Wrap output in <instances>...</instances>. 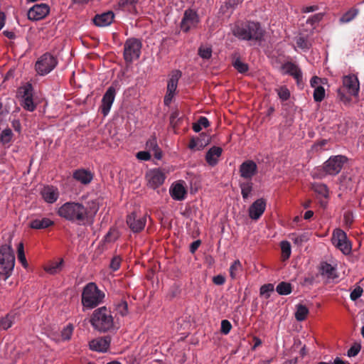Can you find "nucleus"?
Segmentation results:
<instances>
[{
    "label": "nucleus",
    "mask_w": 364,
    "mask_h": 364,
    "mask_svg": "<svg viewBox=\"0 0 364 364\" xmlns=\"http://www.w3.org/2000/svg\"><path fill=\"white\" fill-rule=\"evenodd\" d=\"M58 214L61 218L71 222H84L88 218V211L85 207L75 202H67L58 210Z\"/></svg>",
    "instance_id": "obj_1"
},
{
    "label": "nucleus",
    "mask_w": 364,
    "mask_h": 364,
    "mask_svg": "<svg viewBox=\"0 0 364 364\" xmlns=\"http://www.w3.org/2000/svg\"><path fill=\"white\" fill-rule=\"evenodd\" d=\"M360 84L355 75H348L343 77V85L338 89V97L343 104L348 105L351 102L352 97L358 95Z\"/></svg>",
    "instance_id": "obj_2"
},
{
    "label": "nucleus",
    "mask_w": 364,
    "mask_h": 364,
    "mask_svg": "<svg viewBox=\"0 0 364 364\" xmlns=\"http://www.w3.org/2000/svg\"><path fill=\"white\" fill-rule=\"evenodd\" d=\"M232 33L235 36L242 40H260L264 31L258 23H237L235 25Z\"/></svg>",
    "instance_id": "obj_3"
},
{
    "label": "nucleus",
    "mask_w": 364,
    "mask_h": 364,
    "mask_svg": "<svg viewBox=\"0 0 364 364\" xmlns=\"http://www.w3.org/2000/svg\"><path fill=\"white\" fill-rule=\"evenodd\" d=\"M92 326L97 331L105 332L114 326L113 317L106 307H101L94 311L90 319Z\"/></svg>",
    "instance_id": "obj_4"
},
{
    "label": "nucleus",
    "mask_w": 364,
    "mask_h": 364,
    "mask_svg": "<svg viewBox=\"0 0 364 364\" xmlns=\"http://www.w3.org/2000/svg\"><path fill=\"white\" fill-rule=\"evenodd\" d=\"M105 294L98 289L97 285L90 282L83 289L82 293V304L85 308L93 309L102 303Z\"/></svg>",
    "instance_id": "obj_5"
},
{
    "label": "nucleus",
    "mask_w": 364,
    "mask_h": 364,
    "mask_svg": "<svg viewBox=\"0 0 364 364\" xmlns=\"http://www.w3.org/2000/svg\"><path fill=\"white\" fill-rule=\"evenodd\" d=\"M15 264V256L10 243L0 247V274L7 279L11 274Z\"/></svg>",
    "instance_id": "obj_6"
},
{
    "label": "nucleus",
    "mask_w": 364,
    "mask_h": 364,
    "mask_svg": "<svg viewBox=\"0 0 364 364\" xmlns=\"http://www.w3.org/2000/svg\"><path fill=\"white\" fill-rule=\"evenodd\" d=\"M141 43L139 40L132 38L127 39L124 45V58L127 63H132L139 58Z\"/></svg>",
    "instance_id": "obj_7"
},
{
    "label": "nucleus",
    "mask_w": 364,
    "mask_h": 364,
    "mask_svg": "<svg viewBox=\"0 0 364 364\" xmlns=\"http://www.w3.org/2000/svg\"><path fill=\"white\" fill-rule=\"evenodd\" d=\"M346 157L338 155L330 157L323 166V170L325 174H323L320 178H323L325 175H337L342 169V167L346 161Z\"/></svg>",
    "instance_id": "obj_8"
},
{
    "label": "nucleus",
    "mask_w": 364,
    "mask_h": 364,
    "mask_svg": "<svg viewBox=\"0 0 364 364\" xmlns=\"http://www.w3.org/2000/svg\"><path fill=\"white\" fill-rule=\"evenodd\" d=\"M57 65L56 59L50 54L43 55L36 63V70L41 75L49 73Z\"/></svg>",
    "instance_id": "obj_9"
},
{
    "label": "nucleus",
    "mask_w": 364,
    "mask_h": 364,
    "mask_svg": "<svg viewBox=\"0 0 364 364\" xmlns=\"http://www.w3.org/2000/svg\"><path fill=\"white\" fill-rule=\"evenodd\" d=\"M333 245L339 249L343 254L348 255L351 251V245L347 239L346 234L341 229H336L332 235Z\"/></svg>",
    "instance_id": "obj_10"
},
{
    "label": "nucleus",
    "mask_w": 364,
    "mask_h": 364,
    "mask_svg": "<svg viewBox=\"0 0 364 364\" xmlns=\"http://www.w3.org/2000/svg\"><path fill=\"white\" fill-rule=\"evenodd\" d=\"M21 97V105L26 110L33 112L36 109V104L33 99V87L29 83L21 87L18 90Z\"/></svg>",
    "instance_id": "obj_11"
},
{
    "label": "nucleus",
    "mask_w": 364,
    "mask_h": 364,
    "mask_svg": "<svg viewBox=\"0 0 364 364\" xmlns=\"http://www.w3.org/2000/svg\"><path fill=\"white\" fill-rule=\"evenodd\" d=\"M181 77V72L180 70H176L171 73L167 84L166 94L164 100L165 105L168 106L171 104L176 94L178 82Z\"/></svg>",
    "instance_id": "obj_12"
},
{
    "label": "nucleus",
    "mask_w": 364,
    "mask_h": 364,
    "mask_svg": "<svg viewBox=\"0 0 364 364\" xmlns=\"http://www.w3.org/2000/svg\"><path fill=\"white\" fill-rule=\"evenodd\" d=\"M165 178V173L159 168L151 169L146 173L147 186L153 189H156L162 185Z\"/></svg>",
    "instance_id": "obj_13"
},
{
    "label": "nucleus",
    "mask_w": 364,
    "mask_h": 364,
    "mask_svg": "<svg viewBox=\"0 0 364 364\" xmlns=\"http://www.w3.org/2000/svg\"><path fill=\"white\" fill-rule=\"evenodd\" d=\"M146 219V215H137L133 213L128 215L127 223L133 232H138L144 228Z\"/></svg>",
    "instance_id": "obj_14"
},
{
    "label": "nucleus",
    "mask_w": 364,
    "mask_h": 364,
    "mask_svg": "<svg viewBox=\"0 0 364 364\" xmlns=\"http://www.w3.org/2000/svg\"><path fill=\"white\" fill-rule=\"evenodd\" d=\"M50 11V8L46 4H36L28 12V18L32 21H38L45 18Z\"/></svg>",
    "instance_id": "obj_15"
},
{
    "label": "nucleus",
    "mask_w": 364,
    "mask_h": 364,
    "mask_svg": "<svg viewBox=\"0 0 364 364\" xmlns=\"http://www.w3.org/2000/svg\"><path fill=\"white\" fill-rule=\"evenodd\" d=\"M198 21L197 14L193 10H187L181 21V30L184 32H188L190 29L195 28Z\"/></svg>",
    "instance_id": "obj_16"
},
{
    "label": "nucleus",
    "mask_w": 364,
    "mask_h": 364,
    "mask_svg": "<svg viewBox=\"0 0 364 364\" xmlns=\"http://www.w3.org/2000/svg\"><path fill=\"white\" fill-rule=\"evenodd\" d=\"M116 95V90L110 86L102 99L101 110L104 116H107L110 111Z\"/></svg>",
    "instance_id": "obj_17"
},
{
    "label": "nucleus",
    "mask_w": 364,
    "mask_h": 364,
    "mask_svg": "<svg viewBox=\"0 0 364 364\" xmlns=\"http://www.w3.org/2000/svg\"><path fill=\"white\" fill-rule=\"evenodd\" d=\"M266 209V200L264 198L256 200L249 208L248 213L251 219L257 220Z\"/></svg>",
    "instance_id": "obj_18"
},
{
    "label": "nucleus",
    "mask_w": 364,
    "mask_h": 364,
    "mask_svg": "<svg viewBox=\"0 0 364 364\" xmlns=\"http://www.w3.org/2000/svg\"><path fill=\"white\" fill-rule=\"evenodd\" d=\"M257 166L252 160L243 162L240 166V176L246 179H251L257 173Z\"/></svg>",
    "instance_id": "obj_19"
},
{
    "label": "nucleus",
    "mask_w": 364,
    "mask_h": 364,
    "mask_svg": "<svg viewBox=\"0 0 364 364\" xmlns=\"http://www.w3.org/2000/svg\"><path fill=\"white\" fill-rule=\"evenodd\" d=\"M41 195L45 202L54 203L59 198L60 193L58 188L53 186H47L43 188Z\"/></svg>",
    "instance_id": "obj_20"
},
{
    "label": "nucleus",
    "mask_w": 364,
    "mask_h": 364,
    "mask_svg": "<svg viewBox=\"0 0 364 364\" xmlns=\"http://www.w3.org/2000/svg\"><path fill=\"white\" fill-rule=\"evenodd\" d=\"M110 345V338L108 336L100 337L91 341L89 343L90 348L95 351L106 352Z\"/></svg>",
    "instance_id": "obj_21"
},
{
    "label": "nucleus",
    "mask_w": 364,
    "mask_h": 364,
    "mask_svg": "<svg viewBox=\"0 0 364 364\" xmlns=\"http://www.w3.org/2000/svg\"><path fill=\"white\" fill-rule=\"evenodd\" d=\"M114 18V13L109 11L102 14L96 15L93 21L97 26L105 27L110 25L112 23Z\"/></svg>",
    "instance_id": "obj_22"
},
{
    "label": "nucleus",
    "mask_w": 364,
    "mask_h": 364,
    "mask_svg": "<svg viewBox=\"0 0 364 364\" xmlns=\"http://www.w3.org/2000/svg\"><path fill=\"white\" fill-rule=\"evenodd\" d=\"M73 176L76 181L84 185L89 184L93 178V174L85 169H77L74 171Z\"/></svg>",
    "instance_id": "obj_23"
},
{
    "label": "nucleus",
    "mask_w": 364,
    "mask_h": 364,
    "mask_svg": "<svg viewBox=\"0 0 364 364\" xmlns=\"http://www.w3.org/2000/svg\"><path fill=\"white\" fill-rule=\"evenodd\" d=\"M222 149L218 146H213L209 149L205 156L207 163L210 166H215L218 161V159L221 156Z\"/></svg>",
    "instance_id": "obj_24"
},
{
    "label": "nucleus",
    "mask_w": 364,
    "mask_h": 364,
    "mask_svg": "<svg viewBox=\"0 0 364 364\" xmlns=\"http://www.w3.org/2000/svg\"><path fill=\"white\" fill-rule=\"evenodd\" d=\"M170 195L174 200H181L184 199L186 191L184 186L181 183H176L171 187Z\"/></svg>",
    "instance_id": "obj_25"
},
{
    "label": "nucleus",
    "mask_w": 364,
    "mask_h": 364,
    "mask_svg": "<svg viewBox=\"0 0 364 364\" xmlns=\"http://www.w3.org/2000/svg\"><path fill=\"white\" fill-rule=\"evenodd\" d=\"M282 70L284 73L292 75L299 83L302 78L300 69L292 63H287L282 66Z\"/></svg>",
    "instance_id": "obj_26"
},
{
    "label": "nucleus",
    "mask_w": 364,
    "mask_h": 364,
    "mask_svg": "<svg viewBox=\"0 0 364 364\" xmlns=\"http://www.w3.org/2000/svg\"><path fill=\"white\" fill-rule=\"evenodd\" d=\"M53 225V222L47 218H37L31 221L29 226L33 229H45Z\"/></svg>",
    "instance_id": "obj_27"
},
{
    "label": "nucleus",
    "mask_w": 364,
    "mask_h": 364,
    "mask_svg": "<svg viewBox=\"0 0 364 364\" xmlns=\"http://www.w3.org/2000/svg\"><path fill=\"white\" fill-rule=\"evenodd\" d=\"M321 273L328 279H333L337 277L335 267L326 262H323L321 264Z\"/></svg>",
    "instance_id": "obj_28"
},
{
    "label": "nucleus",
    "mask_w": 364,
    "mask_h": 364,
    "mask_svg": "<svg viewBox=\"0 0 364 364\" xmlns=\"http://www.w3.org/2000/svg\"><path fill=\"white\" fill-rule=\"evenodd\" d=\"M63 267V259L50 262L44 268L45 271L50 274H55L60 272Z\"/></svg>",
    "instance_id": "obj_29"
},
{
    "label": "nucleus",
    "mask_w": 364,
    "mask_h": 364,
    "mask_svg": "<svg viewBox=\"0 0 364 364\" xmlns=\"http://www.w3.org/2000/svg\"><path fill=\"white\" fill-rule=\"evenodd\" d=\"M309 314V309L302 304L296 305V311L295 312V318L298 321H302L306 319Z\"/></svg>",
    "instance_id": "obj_30"
},
{
    "label": "nucleus",
    "mask_w": 364,
    "mask_h": 364,
    "mask_svg": "<svg viewBox=\"0 0 364 364\" xmlns=\"http://www.w3.org/2000/svg\"><path fill=\"white\" fill-rule=\"evenodd\" d=\"M312 189L321 196L327 198L329 196V191L326 185L323 183H314Z\"/></svg>",
    "instance_id": "obj_31"
},
{
    "label": "nucleus",
    "mask_w": 364,
    "mask_h": 364,
    "mask_svg": "<svg viewBox=\"0 0 364 364\" xmlns=\"http://www.w3.org/2000/svg\"><path fill=\"white\" fill-rule=\"evenodd\" d=\"M358 14V9H350L348 11H346L340 18V22L341 23H348L351 21Z\"/></svg>",
    "instance_id": "obj_32"
},
{
    "label": "nucleus",
    "mask_w": 364,
    "mask_h": 364,
    "mask_svg": "<svg viewBox=\"0 0 364 364\" xmlns=\"http://www.w3.org/2000/svg\"><path fill=\"white\" fill-rule=\"evenodd\" d=\"M73 328L71 325H68L66 327H65L63 331H61V340L62 341H66L69 340L71 338V336L73 334ZM52 339L55 340L56 342H59L60 341V338H57L55 337H53Z\"/></svg>",
    "instance_id": "obj_33"
},
{
    "label": "nucleus",
    "mask_w": 364,
    "mask_h": 364,
    "mask_svg": "<svg viewBox=\"0 0 364 364\" xmlns=\"http://www.w3.org/2000/svg\"><path fill=\"white\" fill-rule=\"evenodd\" d=\"M240 188L242 198L245 200L250 196L252 191V183L250 181L242 183H240Z\"/></svg>",
    "instance_id": "obj_34"
},
{
    "label": "nucleus",
    "mask_w": 364,
    "mask_h": 364,
    "mask_svg": "<svg viewBox=\"0 0 364 364\" xmlns=\"http://www.w3.org/2000/svg\"><path fill=\"white\" fill-rule=\"evenodd\" d=\"M276 290L279 294L287 295L291 292V286L289 283L281 282L277 285Z\"/></svg>",
    "instance_id": "obj_35"
},
{
    "label": "nucleus",
    "mask_w": 364,
    "mask_h": 364,
    "mask_svg": "<svg viewBox=\"0 0 364 364\" xmlns=\"http://www.w3.org/2000/svg\"><path fill=\"white\" fill-rule=\"evenodd\" d=\"M242 266L240 260H235L230 267V275L232 279H235L238 272H241Z\"/></svg>",
    "instance_id": "obj_36"
},
{
    "label": "nucleus",
    "mask_w": 364,
    "mask_h": 364,
    "mask_svg": "<svg viewBox=\"0 0 364 364\" xmlns=\"http://www.w3.org/2000/svg\"><path fill=\"white\" fill-rule=\"evenodd\" d=\"M274 291V285L272 284H264L260 287L259 293L260 295L264 296L265 299L270 297L271 293Z\"/></svg>",
    "instance_id": "obj_37"
},
{
    "label": "nucleus",
    "mask_w": 364,
    "mask_h": 364,
    "mask_svg": "<svg viewBox=\"0 0 364 364\" xmlns=\"http://www.w3.org/2000/svg\"><path fill=\"white\" fill-rule=\"evenodd\" d=\"M13 138V133L11 129H4L0 136V140L3 144H9Z\"/></svg>",
    "instance_id": "obj_38"
},
{
    "label": "nucleus",
    "mask_w": 364,
    "mask_h": 364,
    "mask_svg": "<svg viewBox=\"0 0 364 364\" xmlns=\"http://www.w3.org/2000/svg\"><path fill=\"white\" fill-rule=\"evenodd\" d=\"M281 250L282 257L284 259H287L291 255V245L288 241H282L281 242Z\"/></svg>",
    "instance_id": "obj_39"
},
{
    "label": "nucleus",
    "mask_w": 364,
    "mask_h": 364,
    "mask_svg": "<svg viewBox=\"0 0 364 364\" xmlns=\"http://www.w3.org/2000/svg\"><path fill=\"white\" fill-rule=\"evenodd\" d=\"M275 90L279 99L282 101H286L290 97V92L288 88L284 86H281Z\"/></svg>",
    "instance_id": "obj_40"
},
{
    "label": "nucleus",
    "mask_w": 364,
    "mask_h": 364,
    "mask_svg": "<svg viewBox=\"0 0 364 364\" xmlns=\"http://www.w3.org/2000/svg\"><path fill=\"white\" fill-rule=\"evenodd\" d=\"M18 259L24 267H27L28 263L24 254L23 244L20 242L17 247Z\"/></svg>",
    "instance_id": "obj_41"
},
{
    "label": "nucleus",
    "mask_w": 364,
    "mask_h": 364,
    "mask_svg": "<svg viewBox=\"0 0 364 364\" xmlns=\"http://www.w3.org/2000/svg\"><path fill=\"white\" fill-rule=\"evenodd\" d=\"M13 324V318L10 315L0 318V330H7Z\"/></svg>",
    "instance_id": "obj_42"
},
{
    "label": "nucleus",
    "mask_w": 364,
    "mask_h": 364,
    "mask_svg": "<svg viewBox=\"0 0 364 364\" xmlns=\"http://www.w3.org/2000/svg\"><path fill=\"white\" fill-rule=\"evenodd\" d=\"M325 97V89L321 87H317L314 91V100L316 102H320Z\"/></svg>",
    "instance_id": "obj_43"
},
{
    "label": "nucleus",
    "mask_w": 364,
    "mask_h": 364,
    "mask_svg": "<svg viewBox=\"0 0 364 364\" xmlns=\"http://www.w3.org/2000/svg\"><path fill=\"white\" fill-rule=\"evenodd\" d=\"M87 205L88 206L85 207V208L87 209L88 218H89V217L92 216L97 212V210L99 209V205H98V203L94 200L89 201L87 203Z\"/></svg>",
    "instance_id": "obj_44"
},
{
    "label": "nucleus",
    "mask_w": 364,
    "mask_h": 364,
    "mask_svg": "<svg viewBox=\"0 0 364 364\" xmlns=\"http://www.w3.org/2000/svg\"><path fill=\"white\" fill-rule=\"evenodd\" d=\"M198 55L203 59H209L212 55V50L208 47H200L198 50Z\"/></svg>",
    "instance_id": "obj_45"
},
{
    "label": "nucleus",
    "mask_w": 364,
    "mask_h": 364,
    "mask_svg": "<svg viewBox=\"0 0 364 364\" xmlns=\"http://www.w3.org/2000/svg\"><path fill=\"white\" fill-rule=\"evenodd\" d=\"M234 67L235 68V69H237V70L240 73H245L247 70L248 69V67H247V65L244 63L243 62H242L239 59H237L235 62H234Z\"/></svg>",
    "instance_id": "obj_46"
},
{
    "label": "nucleus",
    "mask_w": 364,
    "mask_h": 364,
    "mask_svg": "<svg viewBox=\"0 0 364 364\" xmlns=\"http://www.w3.org/2000/svg\"><path fill=\"white\" fill-rule=\"evenodd\" d=\"M117 310L122 316H125L128 312V306L126 301H121L117 306Z\"/></svg>",
    "instance_id": "obj_47"
},
{
    "label": "nucleus",
    "mask_w": 364,
    "mask_h": 364,
    "mask_svg": "<svg viewBox=\"0 0 364 364\" xmlns=\"http://www.w3.org/2000/svg\"><path fill=\"white\" fill-rule=\"evenodd\" d=\"M361 348V346L358 343H355L353 345L350 349L348 350V356L349 357H354L358 355V353L360 352Z\"/></svg>",
    "instance_id": "obj_48"
},
{
    "label": "nucleus",
    "mask_w": 364,
    "mask_h": 364,
    "mask_svg": "<svg viewBox=\"0 0 364 364\" xmlns=\"http://www.w3.org/2000/svg\"><path fill=\"white\" fill-rule=\"evenodd\" d=\"M232 328V325L230 322L228 320H223L221 321V332L227 335L230 333V330Z\"/></svg>",
    "instance_id": "obj_49"
},
{
    "label": "nucleus",
    "mask_w": 364,
    "mask_h": 364,
    "mask_svg": "<svg viewBox=\"0 0 364 364\" xmlns=\"http://www.w3.org/2000/svg\"><path fill=\"white\" fill-rule=\"evenodd\" d=\"M290 239L298 245H301L304 241L306 240V238L304 235H298L294 233L290 235Z\"/></svg>",
    "instance_id": "obj_50"
},
{
    "label": "nucleus",
    "mask_w": 364,
    "mask_h": 364,
    "mask_svg": "<svg viewBox=\"0 0 364 364\" xmlns=\"http://www.w3.org/2000/svg\"><path fill=\"white\" fill-rule=\"evenodd\" d=\"M326 79L320 78L317 76H314L311 79L310 84L312 87L316 89L317 87H321V84L324 83Z\"/></svg>",
    "instance_id": "obj_51"
},
{
    "label": "nucleus",
    "mask_w": 364,
    "mask_h": 364,
    "mask_svg": "<svg viewBox=\"0 0 364 364\" xmlns=\"http://www.w3.org/2000/svg\"><path fill=\"white\" fill-rule=\"evenodd\" d=\"M121 259L118 257H114L110 262V268L113 271H117L120 267Z\"/></svg>",
    "instance_id": "obj_52"
},
{
    "label": "nucleus",
    "mask_w": 364,
    "mask_h": 364,
    "mask_svg": "<svg viewBox=\"0 0 364 364\" xmlns=\"http://www.w3.org/2000/svg\"><path fill=\"white\" fill-rule=\"evenodd\" d=\"M363 289L358 287L355 288L351 293H350V299L353 301L358 299L362 295Z\"/></svg>",
    "instance_id": "obj_53"
},
{
    "label": "nucleus",
    "mask_w": 364,
    "mask_h": 364,
    "mask_svg": "<svg viewBox=\"0 0 364 364\" xmlns=\"http://www.w3.org/2000/svg\"><path fill=\"white\" fill-rule=\"evenodd\" d=\"M136 157L139 160L148 161L151 159V154L149 151H139L136 154Z\"/></svg>",
    "instance_id": "obj_54"
},
{
    "label": "nucleus",
    "mask_w": 364,
    "mask_h": 364,
    "mask_svg": "<svg viewBox=\"0 0 364 364\" xmlns=\"http://www.w3.org/2000/svg\"><path fill=\"white\" fill-rule=\"evenodd\" d=\"M146 146H148L149 149L152 151L153 150L157 149L159 148L156 140L155 139H152L148 141Z\"/></svg>",
    "instance_id": "obj_55"
},
{
    "label": "nucleus",
    "mask_w": 364,
    "mask_h": 364,
    "mask_svg": "<svg viewBox=\"0 0 364 364\" xmlns=\"http://www.w3.org/2000/svg\"><path fill=\"white\" fill-rule=\"evenodd\" d=\"M137 0H120L119 2V6L126 7L129 6H134Z\"/></svg>",
    "instance_id": "obj_56"
},
{
    "label": "nucleus",
    "mask_w": 364,
    "mask_h": 364,
    "mask_svg": "<svg viewBox=\"0 0 364 364\" xmlns=\"http://www.w3.org/2000/svg\"><path fill=\"white\" fill-rule=\"evenodd\" d=\"M318 9V7L317 6H304L302 7L301 9V12L302 13H310V12H314V11H316Z\"/></svg>",
    "instance_id": "obj_57"
},
{
    "label": "nucleus",
    "mask_w": 364,
    "mask_h": 364,
    "mask_svg": "<svg viewBox=\"0 0 364 364\" xmlns=\"http://www.w3.org/2000/svg\"><path fill=\"white\" fill-rule=\"evenodd\" d=\"M213 282L217 285H222L225 283V277L222 275H217L213 277Z\"/></svg>",
    "instance_id": "obj_58"
},
{
    "label": "nucleus",
    "mask_w": 364,
    "mask_h": 364,
    "mask_svg": "<svg viewBox=\"0 0 364 364\" xmlns=\"http://www.w3.org/2000/svg\"><path fill=\"white\" fill-rule=\"evenodd\" d=\"M242 1V0H228V1L226 2L225 6L227 8L230 7V8L233 9L235 6H236L237 5L240 4Z\"/></svg>",
    "instance_id": "obj_59"
},
{
    "label": "nucleus",
    "mask_w": 364,
    "mask_h": 364,
    "mask_svg": "<svg viewBox=\"0 0 364 364\" xmlns=\"http://www.w3.org/2000/svg\"><path fill=\"white\" fill-rule=\"evenodd\" d=\"M198 122L203 128H205L209 126V121L205 117H200L198 120Z\"/></svg>",
    "instance_id": "obj_60"
},
{
    "label": "nucleus",
    "mask_w": 364,
    "mask_h": 364,
    "mask_svg": "<svg viewBox=\"0 0 364 364\" xmlns=\"http://www.w3.org/2000/svg\"><path fill=\"white\" fill-rule=\"evenodd\" d=\"M179 116V112L178 110H175L173 112H172V113L171 114V116H170V123L171 124H175L176 122V119Z\"/></svg>",
    "instance_id": "obj_61"
},
{
    "label": "nucleus",
    "mask_w": 364,
    "mask_h": 364,
    "mask_svg": "<svg viewBox=\"0 0 364 364\" xmlns=\"http://www.w3.org/2000/svg\"><path fill=\"white\" fill-rule=\"evenodd\" d=\"M338 132L340 134L344 135L347 133V125L346 124H341L338 125Z\"/></svg>",
    "instance_id": "obj_62"
},
{
    "label": "nucleus",
    "mask_w": 364,
    "mask_h": 364,
    "mask_svg": "<svg viewBox=\"0 0 364 364\" xmlns=\"http://www.w3.org/2000/svg\"><path fill=\"white\" fill-rule=\"evenodd\" d=\"M327 142H328V141L326 139L321 140V141L316 143L314 145V148L316 151L321 150L322 149V147L324 146L327 144Z\"/></svg>",
    "instance_id": "obj_63"
},
{
    "label": "nucleus",
    "mask_w": 364,
    "mask_h": 364,
    "mask_svg": "<svg viewBox=\"0 0 364 364\" xmlns=\"http://www.w3.org/2000/svg\"><path fill=\"white\" fill-rule=\"evenodd\" d=\"M200 245V240H196L191 243L190 247V251L191 253H194L196 250L199 247Z\"/></svg>",
    "instance_id": "obj_64"
}]
</instances>
